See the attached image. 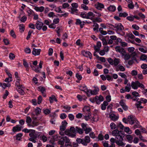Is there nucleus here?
<instances>
[{
	"label": "nucleus",
	"instance_id": "obj_1",
	"mask_svg": "<svg viewBox=\"0 0 147 147\" xmlns=\"http://www.w3.org/2000/svg\"><path fill=\"white\" fill-rule=\"evenodd\" d=\"M114 26V30L117 34H120L122 32L123 35L125 34V32H123V31L124 30L123 26L121 23H118L115 24Z\"/></svg>",
	"mask_w": 147,
	"mask_h": 147
},
{
	"label": "nucleus",
	"instance_id": "obj_2",
	"mask_svg": "<svg viewBox=\"0 0 147 147\" xmlns=\"http://www.w3.org/2000/svg\"><path fill=\"white\" fill-rule=\"evenodd\" d=\"M65 135L68 136L71 138L76 136V130L74 127H71L69 129H67L65 131Z\"/></svg>",
	"mask_w": 147,
	"mask_h": 147
},
{
	"label": "nucleus",
	"instance_id": "obj_3",
	"mask_svg": "<svg viewBox=\"0 0 147 147\" xmlns=\"http://www.w3.org/2000/svg\"><path fill=\"white\" fill-rule=\"evenodd\" d=\"M113 136H115L117 139L123 137L124 136L122 132L119 131L117 129H116L113 130L112 132Z\"/></svg>",
	"mask_w": 147,
	"mask_h": 147
},
{
	"label": "nucleus",
	"instance_id": "obj_4",
	"mask_svg": "<svg viewBox=\"0 0 147 147\" xmlns=\"http://www.w3.org/2000/svg\"><path fill=\"white\" fill-rule=\"evenodd\" d=\"M120 60L118 58H115L114 60L111 58L108 59V61L111 65H113L114 66H116L120 62Z\"/></svg>",
	"mask_w": 147,
	"mask_h": 147
},
{
	"label": "nucleus",
	"instance_id": "obj_5",
	"mask_svg": "<svg viewBox=\"0 0 147 147\" xmlns=\"http://www.w3.org/2000/svg\"><path fill=\"white\" fill-rule=\"evenodd\" d=\"M80 89L83 91H84L87 94V96H89L90 94L89 93V89L87 88V86L85 85H83L82 86H80Z\"/></svg>",
	"mask_w": 147,
	"mask_h": 147
},
{
	"label": "nucleus",
	"instance_id": "obj_6",
	"mask_svg": "<svg viewBox=\"0 0 147 147\" xmlns=\"http://www.w3.org/2000/svg\"><path fill=\"white\" fill-rule=\"evenodd\" d=\"M61 139H63L64 141H65V146L66 147H71V142L69 140L68 138L66 136L62 137Z\"/></svg>",
	"mask_w": 147,
	"mask_h": 147
},
{
	"label": "nucleus",
	"instance_id": "obj_7",
	"mask_svg": "<svg viewBox=\"0 0 147 147\" xmlns=\"http://www.w3.org/2000/svg\"><path fill=\"white\" fill-rule=\"evenodd\" d=\"M94 90H90L89 89L90 95L87 96H90L91 95H96L98 94L99 91L98 88L97 86L94 87Z\"/></svg>",
	"mask_w": 147,
	"mask_h": 147
},
{
	"label": "nucleus",
	"instance_id": "obj_8",
	"mask_svg": "<svg viewBox=\"0 0 147 147\" xmlns=\"http://www.w3.org/2000/svg\"><path fill=\"white\" fill-rule=\"evenodd\" d=\"M93 100L94 101H95L97 104H99L101 102L103 101L104 98L101 95H100L99 96H96Z\"/></svg>",
	"mask_w": 147,
	"mask_h": 147
},
{
	"label": "nucleus",
	"instance_id": "obj_9",
	"mask_svg": "<svg viewBox=\"0 0 147 147\" xmlns=\"http://www.w3.org/2000/svg\"><path fill=\"white\" fill-rule=\"evenodd\" d=\"M129 123L131 125L135 123V121L136 120L135 117L132 115H129L128 117Z\"/></svg>",
	"mask_w": 147,
	"mask_h": 147
},
{
	"label": "nucleus",
	"instance_id": "obj_10",
	"mask_svg": "<svg viewBox=\"0 0 147 147\" xmlns=\"http://www.w3.org/2000/svg\"><path fill=\"white\" fill-rule=\"evenodd\" d=\"M109 50V47L107 46H105L103 50L99 51V53L100 55H104L105 54V52H107Z\"/></svg>",
	"mask_w": 147,
	"mask_h": 147
},
{
	"label": "nucleus",
	"instance_id": "obj_11",
	"mask_svg": "<svg viewBox=\"0 0 147 147\" xmlns=\"http://www.w3.org/2000/svg\"><path fill=\"white\" fill-rule=\"evenodd\" d=\"M23 127L19 125H17L13 127L12 128V131L14 132H19L20 131Z\"/></svg>",
	"mask_w": 147,
	"mask_h": 147
},
{
	"label": "nucleus",
	"instance_id": "obj_12",
	"mask_svg": "<svg viewBox=\"0 0 147 147\" xmlns=\"http://www.w3.org/2000/svg\"><path fill=\"white\" fill-rule=\"evenodd\" d=\"M140 82L138 81L132 82L131 83V86L132 88L134 89H137L139 87V85Z\"/></svg>",
	"mask_w": 147,
	"mask_h": 147
},
{
	"label": "nucleus",
	"instance_id": "obj_13",
	"mask_svg": "<svg viewBox=\"0 0 147 147\" xmlns=\"http://www.w3.org/2000/svg\"><path fill=\"white\" fill-rule=\"evenodd\" d=\"M109 116L110 119L114 121H117L119 118L118 115H116L113 113L110 114Z\"/></svg>",
	"mask_w": 147,
	"mask_h": 147
},
{
	"label": "nucleus",
	"instance_id": "obj_14",
	"mask_svg": "<svg viewBox=\"0 0 147 147\" xmlns=\"http://www.w3.org/2000/svg\"><path fill=\"white\" fill-rule=\"evenodd\" d=\"M43 25V23L38 20L37 21L35 24L36 29L38 30H40L41 29Z\"/></svg>",
	"mask_w": 147,
	"mask_h": 147
},
{
	"label": "nucleus",
	"instance_id": "obj_15",
	"mask_svg": "<svg viewBox=\"0 0 147 147\" xmlns=\"http://www.w3.org/2000/svg\"><path fill=\"white\" fill-rule=\"evenodd\" d=\"M95 7L98 10H102V9L104 8V5L103 4L98 2L97 4L95 5Z\"/></svg>",
	"mask_w": 147,
	"mask_h": 147
},
{
	"label": "nucleus",
	"instance_id": "obj_16",
	"mask_svg": "<svg viewBox=\"0 0 147 147\" xmlns=\"http://www.w3.org/2000/svg\"><path fill=\"white\" fill-rule=\"evenodd\" d=\"M119 104L122 107L124 110L126 111L128 110V107L126 105L123 100H121L119 102Z\"/></svg>",
	"mask_w": 147,
	"mask_h": 147
},
{
	"label": "nucleus",
	"instance_id": "obj_17",
	"mask_svg": "<svg viewBox=\"0 0 147 147\" xmlns=\"http://www.w3.org/2000/svg\"><path fill=\"white\" fill-rule=\"evenodd\" d=\"M38 90L42 93L43 96L44 97H45L46 96V94H45V92L46 91V89L45 88L40 86L38 87Z\"/></svg>",
	"mask_w": 147,
	"mask_h": 147
},
{
	"label": "nucleus",
	"instance_id": "obj_18",
	"mask_svg": "<svg viewBox=\"0 0 147 147\" xmlns=\"http://www.w3.org/2000/svg\"><path fill=\"white\" fill-rule=\"evenodd\" d=\"M83 139V142L84 144V145L86 146L87 144L90 142V137L88 136H86Z\"/></svg>",
	"mask_w": 147,
	"mask_h": 147
},
{
	"label": "nucleus",
	"instance_id": "obj_19",
	"mask_svg": "<svg viewBox=\"0 0 147 147\" xmlns=\"http://www.w3.org/2000/svg\"><path fill=\"white\" fill-rule=\"evenodd\" d=\"M118 139L119 140H116L115 141V143L117 145L120 146L125 145V144L122 141V140H123V137H121V138H119V139Z\"/></svg>",
	"mask_w": 147,
	"mask_h": 147
},
{
	"label": "nucleus",
	"instance_id": "obj_20",
	"mask_svg": "<svg viewBox=\"0 0 147 147\" xmlns=\"http://www.w3.org/2000/svg\"><path fill=\"white\" fill-rule=\"evenodd\" d=\"M62 107L63 109L62 110L63 111L65 112H70V110L71 109V107L67 105L63 106Z\"/></svg>",
	"mask_w": 147,
	"mask_h": 147
},
{
	"label": "nucleus",
	"instance_id": "obj_21",
	"mask_svg": "<svg viewBox=\"0 0 147 147\" xmlns=\"http://www.w3.org/2000/svg\"><path fill=\"white\" fill-rule=\"evenodd\" d=\"M39 125V123L36 120H33L31 122V123L29 126L31 127H33L35 126H37Z\"/></svg>",
	"mask_w": 147,
	"mask_h": 147
},
{
	"label": "nucleus",
	"instance_id": "obj_22",
	"mask_svg": "<svg viewBox=\"0 0 147 147\" xmlns=\"http://www.w3.org/2000/svg\"><path fill=\"white\" fill-rule=\"evenodd\" d=\"M41 51L40 49H37L34 48L32 51V54L34 55H39Z\"/></svg>",
	"mask_w": 147,
	"mask_h": 147
},
{
	"label": "nucleus",
	"instance_id": "obj_23",
	"mask_svg": "<svg viewBox=\"0 0 147 147\" xmlns=\"http://www.w3.org/2000/svg\"><path fill=\"white\" fill-rule=\"evenodd\" d=\"M34 9L36 11L42 12L44 11L45 8L42 6L40 7L35 6Z\"/></svg>",
	"mask_w": 147,
	"mask_h": 147
},
{
	"label": "nucleus",
	"instance_id": "obj_24",
	"mask_svg": "<svg viewBox=\"0 0 147 147\" xmlns=\"http://www.w3.org/2000/svg\"><path fill=\"white\" fill-rule=\"evenodd\" d=\"M21 81L20 79H17L16 82V86L17 88L22 87L23 85L21 84Z\"/></svg>",
	"mask_w": 147,
	"mask_h": 147
},
{
	"label": "nucleus",
	"instance_id": "obj_25",
	"mask_svg": "<svg viewBox=\"0 0 147 147\" xmlns=\"http://www.w3.org/2000/svg\"><path fill=\"white\" fill-rule=\"evenodd\" d=\"M18 91L19 93L22 95L24 94L25 92L24 90V86H22V87H20V88H18Z\"/></svg>",
	"mask_w": 147,
	"mask_h": 147
},
{
	"label": "nucleus",
	"instance_id": "obj_26",
	"mask_svg": "<svg viewBox=\"0 0 147 147\" xmlns=\"http://www.w3.org/2000/svg\"><path fill=\"white\" fill-rule=\"evenodd\" d=\"M108 103L107 102L104 101L103 103L101 105V109L103 110H104L106 109V106H107Z\"/></svg>",
	"mask_w": 147,
	"mask_h": 147
},
{
	"label": "nucleus",
	"instance_id": "obj_27",
	"mask_svg": "<svg viewBox=\"0 0 147 147\" xmlns=\"http://www.w3.org/2000/svg\"><path fill=\"white\" fill-rule=\"evenodd\" d=\"M80 16L81 17L84 18L89 19V18L87 16V13L86 12H81L80 14Z\"/></svg>",
	"mask_w": 147,
	"mask_h": 147
},
{
	"label": "nucleus",
	"instance_id": "obj_28",
	"mask_svg": "<svg viewBox=\"0 0 147 147\" xmlns=\"http://www.w3.org/2000/svg\"><path fill=\"white\" fill-rule=\"evenodd\" d=\"M131 85L129 83L127 84V86H125V90L126 92H129L131 89Z\"/></svg>",
	"mask_w": 147,
	"mask_h": 147
},
{
	"label": "nucleus",
	"instance_id": "obj_29",
	"mask_svg": "<svg viewBox=\"0 0 147 147\" xmlns=\"http://www.w3.org/2000/svg\"><path fill=\"white\" fill-rule=\"evenodd\" d=\"M107 9L110 11L114 12L116 10V7L114 5H110L107 7Z\"/></svg>",
	"mask_w": 147,
	"mask_h": 147
},
{
	"label": "nucleus",
	"instance_id": "obj_30",
	"mask_svg": "<svg viewBox=\"0 0 147 147\" xmlns=\"http://www.w3.org/2000/svg\"><path fill=\"white\" fill-rule=\"evenodd\" d=\"M87 16L89 18L88 19H90L92 20L91 18L94 17L95 15L92 12L90 11L87 13Z\"/></svg>",
	"mask_w": 147,
	"mask_h": 147
},
{
	"label": "nucleus",
	"instance_id": "obj_31",
	"mask_svg": "<svg viewBox=\"0 0 147 147\" xmlns=\"http://www.w3.org/2000/svg\"><path fill=\"white\" fill-rule=\"evenodd\" d=\"M94 49L95 51L94 52L93 55H97L96 53L99 52V51L100 50V48L95 45L94 46Z\"/></svg>",
	"mask_w": 147,
	"mask_h": 147
},
{
	"label": "nucleus",
	"instance_id": "obj_32",
	"mask_svg": "<svg viewBox=\"0 0 147 147\" xmlns=\"http://www.w3.org/2000/svg\"><path fill=\"white\" fill-rule=\"evenodd\" d=\"M19 29L20 32L22 33L24 31L25 29L24 25L23 24H20L19 25Z\"/></svg>",
	"mask_w": 147,
	"mask_h": 147
},
{
	"label": "nucleus",
	"instance_id": "obj_33",
	"mask_svg": "<svg viewBox=\"0 0 147 147\" xmlns=\"http://www.w3.org/2000/svg\"><path fill=\"white\" fill-rule=\"evenodd\" d=\"M76 131L80 134H82L83 133V130L82 129L78 127H76Z\"/></svg>",
	"mask_w": 147,
	"mask_h": 147
},
{
	"label": "nucleus",
	"instance_id": "obj_34",
	"mask_svg": "<svg viewBox=\"0 0 147 147\" xmlns=\"http://www.w3.org/2000/svg\"><path fill=\"white\" fill-rule=\"evenodd\" d=\"M30 67L32 68V69L36 72L38 73L40 72V70L39 69L38 67H35L33 66L32 65H30Z\"/></svg>",
	"mask_w": 147,
	"mask_h": 147
},
{
	"label": "nucleus",
	"instance_id": "obj_35",
	"mask_svg": "<svg viewBox=\"0 0 147 147\" xmlns=\"http://www.w3.org/2000/svg\"><path fill=\"white\" fill-rule=\"evenodd\" d=\"M26 122L27 123V124L28 126H29L30 125V124L32 122V119L30 117H27Z\"/></svg>",
	"mask_w": 147,
	"mask_h": 147
},
{
	"label": "nucleus",
	"instance_id": "obj_36",
	"mask_svg": "<svg viewBox=\"0 0 147 147\" xmlns=\"http://www.w3.org/2000/svg\"><path fill=\"white\" fill-rule=\"evenodd\" d=\"M134 124H135L134 126V129L136 128H139L140 127L139 123L137 119L135 121V123Z\"/></svg>",
	"mask_w": 147,
	"mask_h": 147
},
{
	"label": "nucleus",
	"instance_id": "obj_37",
	"mask_svg": "<svg viewBox=\"0 0 147 147\" xmlns=\"http://www.w3.org/2000/svg\"><path fill=\"white\" fill-rule=\"evenodd\" d=\"M98 119V116L97 115H94L93 117L92 116L91 120L94 121H97Z\"/></svg>",
	"mask_w": 147,
	"mask_h": 147
},
{
	"label": "nucleus",
	"instance_id": "obj_38",
	"mask_svg": "<svg viewBox=\"0 0 147 147\" xmlns=\"http://www.w3.org/2000/svg\"><path fill=\"white\" fill-rule=\"evenodd\" d=\"M41 112V109L38 107H36L35 110V112L36 115L39 114Z\"/></svg>",
	"mask_w": 147,
	"mask_h": 147
},
{
	"label": "nucleus",
	"instance_id": "obj_39",
	"mask_svg": "<svg viewBox=\"0 0 147 147\" xmlns=\"http://www.w3.org/2000/svg\"><path fill=\"white\" fill-rule=\"evenodd\" d=\"M29 135L31 137L29 139V140L31 141H32L33 143H36V138H35L34 137H32V134L31 133Z\"/></svg>",
	"mask_w": 147,
	"mask_h": 147
},
{
	"label": "nucleus",
	"instance_id": "obj_40",
	"mask_svg": "<svg viewBox=\"0 0 147 147\" xmlns=\"http://www.w3.org/2000/svg\"><path fill=\"white\" fill-rule=\"evenodd\" d=\"M126 138L129 142L131 143L132 142L133 137L131 135H127L126 136Z\"/></svg>",
	"mask_w": 147,
	"mask_h": 147
},
{
	"label": "nucleus",
	"instance_id": "obj_41",
	"mask_svg": "<svg viewBox=\"0 0 147 147\" xmlns=\"http://www.w3.org/2000/svg\"><path fill=\"white\" fill-rule=\"evenodd\" d=\"M124 131L128 134H131L132 133L131 131L128 127H125V128Z\"/></svg>",
	"mask_w": 147,
	"mask_h": 147
},
{
	"label": "nucleus",
	"instance_id": "obj_42",
	"mask_svg": "<svg viewBox=\"0 0 147 147\" xmlns=\"http://www.w3.org/2000/svg\"><path fill=\"white\" fill-rule=\"evenodd\" d=\"M90 110V107L88 106H85L83 109V111L84 112H88V113H89V111Z\"/></svg>",
	"mask_w": 147,
	"mask_h": 147
},
{
	"label": "nucleus",
	"instance_id": "obj_43",
	"mask_svg": "<svg viewBox=\"0 0 147 147\" xmlns=\"http://www.w3.org/2000/svg\"><path fill=\"white\" fill-rule=\"evenodd\" d=\"M82 55H90L91 54L89 51L83 50L82 51Z\"/></svg>",
	"mask_w": 147,
	"mask_h": 147
},
{
	"label": "nucleus",
	"instance_id": "obj_44",
	"mask_svg": "<svg viewBox=\"0 0 147 147\" xmlns=\"http://www.w3.org/2000/svg\"><path fill=\"white\" fill-rule=\"evenodd\" d=\"M93 22L95 23V22H97L98 23L101 22H102V19L99 18H95L94 20H93Z\"/></svg>",
	"mask_w": 147,
	"mask_h": 147
},
{
	"label": "nucleus",
	"instance_id": "obj_45",
	"mask_svg": "<svg viewBox=\"0 0 147 147\" xmlns=\"http://www.w3.org/2000/svg\"><path fill=\"white\" fill-rule=\"evenodd\" d=\"M110 127L111 129H115L117 126L114 123L112 122L110 124Z\"/></svg>",
	"mask_w": 147,
	"mask_h": 147
},
{
	"label": "nucleus",
	"instance_id": "obj_46",
	"mask_svg": "<svg viewBox=\"0 0 147 147\" xmlns=\"http://www.w3.org/2000/svg\"><path fill=\"white\" fill-rule=\"evenodd\" d=\"M40 138L41 140H42L44 142H46L47 140V138L45 135H41L40 137Z\"/></svg>",
	"mask_w": 147,
	"mask_h": 147
},
{
	"label": "nucleus",
	"instance_id": "obj_47",
	"mask_svg": "<svg viewBox=\"0 0 147 147\" xmlns=\"http://www.w3.org/2000/svg\"><path fill=\"white\" fill-rule=\"evenodd\" d=\"M23 134L22 133H19L16 135L17 140L20 141L21 140Z\"/></svg>",
	"mask_w": 147,
	"mask_h": 147
},
{
	"label": "nucleus",
	"instance_id": "obj_48",
	"mask_svg": "<svg viewBox=\"0 0 147 147\" xmlns=\"http://www.w3.org/2000/svg\"><path fill=\"white\" fill-rule=\"evenodd\" d=\"M138 103H146L147 102V100L144 98H141L140 99V100L138 102Z\"/></svg>",
	"mask_w": 147,
	"mask_h": 147
},
{
	"label": "nucleus",
	"instance_id": "obj_49",
	"mask_svg": "<svg viewBox=\"0 0 147 147\" xmlns=\"http://www.w3.org/2000/svg\"><path fill=\"white\" fill-rule=\"evenodd\" d=\"M71 12L72 14H74L75 13H77L78 11V10L76 8H74L71 7Z\"/></svg>",
	"mask_w": 147,
	"mask_h": 147
},
{
	"label": "nucleus",
	"instance_id": "obj_50",
	"mask_svg": "<svg viewBox=\"0 0 147 147\" xmlns=\"http://www.w3.org/2000/svg\"><path fill=\"white\" fill-rule=\"evenodd\" d=\"M127 16V13L125 12L124 13H120L119 14V16L120 17H125Z\"/></svg>",
	"mask_w": 147,
	"mask_h": 147
},
{
	"label": "nucleus",
	"instance_id": "obj_51",
	"mask_svg": "<svg viewBox=\"0 0 147 147\" xmlns=\"http://www.w3.org/2000/svg\"><path fill=\"white\" fill-rule=\"evenodd\" d=\"M86 121H88L89 119H90L92 118V116L89 113L88 115H86L84 117Z\"/></svg>",
	"mask_w": 147,
	"mask_h": 147
},
{
	"label": "nucleus",
	"instance_id": "obj_52",
	"mask_svg": "<svg viewBox=\"0 0 147 147\" xmlns=\"http://www.w3.org/2000/svg\"><path fill=\"white\" fill-rule=\"evenodd\" d=\"M135 48L133 47H128L127 48V51L129 53H132L134 51Z\"/></svg>",
	"mask_w": 147,
	"mask_h": 147
},
{
	"label": "nucleus",
	"instance_id": "obj_53",
	"mask_svg": "<svg viewBox=\"0 0 147 147\" xmlns=\"http://www.w3.org/2000/svg\"><path fill=\"white\" fill-rule=\"evenodd\" d=\"M43 113L45 115H48L51 112L50 110L49 109H44L43 110Z\"/></svg>",
	"mask_w": 147,
	"mask_h": 147
},
{
	"label": "nucleus",
	"instance_id": "obj_54",
	"mask_svg": "<svg viewBox=\"0 0 147 147\" xmlns=\"http://www.w3.org/2000/svg\"><path fill=\"white\" fill-rule=\"evenodd\" d=\"M118 67L119 69L121 71H124L125 70V68L124 66L119 65H118Z\"/></svg>",
	"mask_w": 147,
	"mask_h": 147
},
{
	"label": "nucleus",
	"instance_id": "obj_55",
	"mask_svg": "<svg viewBox=\"0 0 147 147\" xmlns=\"http://www.w3.org/2000/svg\"><path fill=\"white\" fill-rule=\"evenodd\" d=\"M120 51L119 52L122 54V55H127L125 54V51L123 48H121Z\"/></svg>",
	"mask_w": 147,
	"mask_h": 147
},
{
	"label": "nucleus",
	"instance_id": "obj_56",
	"mask_svg": "<svg viewBox=\"0 0 147 147\" xmlns=\"http://www.w3.org/2000/svg\"><path fill=\"white\" fill-rule=\"evenodd\" d=\"M84 130L85 131L86 134H88L91 131L92 129L90 127H87Z\"/></svg>",
	"mask_w": 147,
	"mask_h": 147
},
{
	"label": "nucleus",
	"instance_id": "obj_57",
	"mask_svg": "<svg viewBox=\"0 0 147 147\" xmlns=\"http://www.w3.org/2000/svg\"><path fill=\"white\" fill-rule=\"evenodd\" d=\"M127 36L129 38L134 39L135 38V36L131 33H129L127 34Z\"/></svg>",
	"mask_w": 147,
	"mask_h": 147
},
{
	"label": "nucleus",
	"instance_id": "obj_58",
	"mask_svg": "<svg viewBox=\"0 0 147 147\" xmlns=\"http://www.w3.org/2000/svg\"><path fill=\"white\" fill-rule=\"evenodd\" d=\"M11 84L10 83H7V84H6L5 83H3L2 84V87L4 88H5L7 87H9L10 86Z\"/></svg>",
	"mask_w": 147,
	"mask_h": 147
},
{
	"label": "nucleus",
	"instance_id": "obj_59",
	"mask_svg": "<svg viewBox=\"0 0 147 147\" xmlns=\"http://www.w3.org/2000/svg\"><path fill=\"white\" fill-rule=\"evenodd\" d=\"M23 65L24 67H26V70H27V69L28 68V65L27 63V62L25 60V59H24L23 60Z\"/></svg>",
	"mask_w": 147,
	"mask_h": 147
},
{
	"label": "nucleus",
	"instance_id": "obj_60",
	"mask_svg": "<svg viewBox=\"0 0 147 147\" xmlns=\"http://www.w3.org/2000/svg\"><path fill=\"white\" fill-rule=\"evenodd\" d=\"M55 96L53 95L49 97V100L50 103H52L53 102L54 100H55Z\"/></svg>",
	"mask_w": 147,
	"mask_h": 147
},
{
	"label": "nucleus",
	"instance_id": "obj_61",
	"mask_svg": "<svg viewBox=\"0 0 147 147\" xmlns=\"http://www.w3.org/2000/svg\"><path fill=\"white\" fill-rule=\"evenodd\" d=\"M77 97L78 99V100L80 101H81L83 100V99H85V98H83V97H84V96H82L79 94L78 95Z\"/></svg>",
	"mask_w": 147,
	"mask_h": 147
},
{
	"label": "nucleus",
	"instance_id": "obj_62",
	"mask_svg": "<svg viewBox=\"0 0 147 147\" xmlns=\"http://www.w3.org/2000/svg\"><path fill=\"white\" fill-rule=\"evenodd\" d=\"M81 7L84 10H88V7L85 4H82L81 5Z\"/></svg>",
	"mask_w": 147,
	"mask_h": 147
},
{
	"label": "nucleus",
	"instance_id": "obj_63",
	"mask_svg": "<svg viewBox=\"0 0 147 147\" xmlns=\"http://www.w3.org/2000/svg\"><path fill=\"white\" fill-rule=\"evenodd\" d=\"M139 50L140 51L144 53L147 52V49H144V48L140 47L139 48Z\"/></svg>",
	"mask_w": 147,
	"mask_h": 147
},
{
	"label": "nucleus",
	"instance_id": "obj_64",
	"mask_svg": "<svg viewBox=\"0 0 147 147\" xmlns=\"http://www.w3.org/2000/svg\"><path fill=\"white\" fill-rule=\"evenodd\" d=\"M140 59L141 60H146L147 62V56H141Z\"/></svg>",
	"mask_w": 147,
	"mask_h": 147
}]
</instances>
